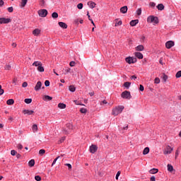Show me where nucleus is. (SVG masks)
I'll list each match as a JSON object with an SVG mask.
<instances>
[{
	"label": "nucleus",
	"instance_id": "1",
	"mask_svg": "<svg viewBox=\"0 0 181 181\" xmlns=\"http://www.w3.org/2000/svg\"><path fill=\"white\" fill-rule=\"evenodd\" d=\"M147 22L148 23H159V18L157 16H150L147 18Z\"/></svg>",
	"mask_w": 181,
	"mask_h": 181
},
{
	"label": "nucleus",
	"instance_id": "2",
	"mask_svg": "<svg viewBox=\"0 0 181 181\" xmlns=\"http://www.w3.org/2000/svg\"><path fill=\"white\" fill-rule=\"evenodd\" d=\"M122 98H124L125 100H131L132 98V95H131V92L128 90H124L121 93Z\"/></svg>",
	"mask_w": 181,
	"mask_h": 181
},
{
	"label": "nucleus",
	"instance_id": "3",
	"mask_svg": "<svg viewBox=\"0 0 181 181\" xmlns=\"http://www.w3.org/2000/svg\"><path fill=\"white\" fill-rule=\"evenodd\" d=\"M47 13L48 12L46 9H41L38 11V15L41 18H46V16H47Z\"/></svg>",
	"mask_w": 181,
	"mask_h": 181
},
{
	"label": "nucleus",
	"instance_id": "4",
	"mask_svg": "<svg viewBox=\"0 0 181 181\" xmlns=\"http://www.w3.org/2000/svg\"><path fill=\"white\" fill-rule=\"evenodd\" d=\"M11 22H12V20L11 18H0V25H2L3 23H11Z\"/></svg>",
	"mask_w": 181,
	"mask_h": 181
},
{
	"label": "nucleus",
	"instance_id": "5",
	"mask_svg": "<svg viewBox=\"0 0 181 181\" xmlns=\"http://www.w3.org/2000/svg\"><path fill=\"white\" fill-rule=\"evenodd\" d=\"M98 150V147L95 144H92L89 148L90 153H95V152H97Z\"/></svg>",
	"mask_w": 181,
	"mask_h": 181
},
{
	"label": "nucleus",
	"instance_id": "6",
	"mask_svg": "<svg viewBox=\"0 0 181 181\" xmlns=\"http://www.w3.org/2000/svg\"><path fill=\"white\" fill-rule=\"evenodd\" d=\"M173 46H175V42H173V40L168 41L165 43V47L167 49H171V47H173Z\"/></svg>",
	"mask_w": 181,
	"mask_h": 181
},
{
	"label": "nucleus",
	"instance_id": "7",
	"mask_svg": "<svg viewBox=\"0 0 181 181\" xmlns=\"http://www.w3.org/2000/svg\"><path fill=\"white\" fill-rule=\"evenodd\" d=\"M173 151V148H171L170 146H167L164 151V155H168L169 153H172Z\"/></svg>",
	"mask_w": 181,
	"mask_h": 181
},
{
	"label": "nucleus",
	"instance_id": "8",
	"mask_svg": "<svg viewBox=\"0 0 181 181\" xmlns=\"http://www.w3.org/2000/svg\"><path fill=\"white\" fill-rule=\"evenodd\" d=\"M23 114H24V115H33V114H35V111L33 110H23Z\"/></svg>",
	"mask_w": 181,
	"mask_h": 181
},
{
	"label": "nucleus",
	"instance_id": "9",
	"mask_svg": "<svg viewBox=\"0 0 181 181\" xmlns=\"http://www.w3.org/2000/svg\"><path fill=\"white\" fill-rule=\"evenodd\" d=\"M40 88H42V81H39L37 84L35 85L34 90L35 91H39V90H40Z\"/></svg>",
	"mask_w": 181,
	"mask_h": 181
},
{
	"label": "nucleus",
	"instance_id": "10",
	"mask_svg": "<svg viewBox=\"0 0 181 181\" xmlns=\"http://www.w3.org/2000/svg\"><path fill=\"white\" fill-rule=\"evenodd\" d=\"M135 49L136 52H144L145 50V47L142 45H138Z\"/></svg>",
	"mask_w": 181,
	"mask_h": 181
},
{
	"label": "nucleus",
	"instance_id": "11",
	"mask_svg": "<svg viewBox=\"0 0 181 181\" xmlns=\"http://www.w3.org/2000/svg\"><path fill=\"white\" fill-rule=\"evenodd\" d=\"M134 56L137 57V59H144V54L139 52H136L134 53Z\"/></svg>",
	"mask_w": 181,
	"mask_h": 181
},
{
	"label": "nucleus",
	"instance_id": "12",
	"mask_svg": "<svg viewBox=\"0 0 181 181\" xmlns=\"http://www.w3.org/2000/svg\"><path fill=\"white\" fill-rule=\"evenodd\" d=\"M120 12L122 13H127V12H128V6H124L123 7L120 8Z\"/></svg>",
	"mask_w": 181,
	"mask_h": 181
},
{
	"label": "nucleus",
	"instance_id": "13",
	"mask_svg": "<svg viewBox=\"0 0 181 181\" xmlns=\"http://www.w3.org/2000/svg\"><path fill=\"white\" fill-rule=\"evenodd\" d=\"M138 23H139V20H138V19L132 20V21H130L131 26H136V25H138Z\"/></svg>",
	"mask_w": 181,
	"mask_h": 181
},
{
	"label": "nucleus",
	"instance_id": "14",
	"mask_svg": "<svg viewBox=\"0 0 181 181\" xmlns=\"http://www.w3.org/2000/svg\"><path fill=\"white\" fill-rule=\"evenodd\" d=\"M148 172L150 175H155L159 172V170L158 168H152Z\"/></svg>",
	"mask_w": 181,
	"mask_h": 181
},
{
	"label": "nucleus",
	"instance_id": "15",
	"mask_svg": "<svg viewBox=\"0 0 181 181\" xmlns=\"http://www.w3.org/2000/svg\"><path fill=\"white\" fill-rule=\"evenodd\" d=\"M58 25L60 28H62V29H67V24H66V23L59 22Z\"/></svg>",
	"mask_w": 181,
	"mask_h": 181
},
{
	"label": "nucleus",
	"instance_id": "16",
	"mask_svg": "<svg viewBox=\"0 0 181 181\" xmlns=\"http://www.w3.org/2000/svg\"><path fill=\"white\" fill-rule=\"evenodd\" d=\"M42 100H44V101H52L53 100V98L47 95H44Z\"/></svg>",
	"mask_w": 181,
	"mask_h": 181
},
{
	"label": "nucleus",
	"instance_id": "17",
	"mask_svg": "<svg viewBox=\"0 0 181 181\" xmlns=\"http://www.w3.org/2000/svg\"><path fill=\"white\" fill-rule=\"evenodd\" d=\"M33 35L34 36H39L40 35V30L39 28H36L33 31Z\"/></svg>",
	"mask_w": 181,
	"mask_h": 181
},
{
	"label": "nucleus",
	"instance_id": "18",
	"mask_svg": "<svg viewBox=\"0 0 181 181\" xmlns=\"http://www.w3.org/2000/svg\"><path fill=\"white\" fill-rule=\"evenodd\" d=\"M116 108L117 109V112H119V114H121V112L124 111V108L125 107L122 105H119V106H117Z\"/></svg>",
	"mask_w": 181,
	"mask_h": 181
},
{
	"label": "nucleus",
	"instance_id": "19",
	"mask_svg": "<svg viewBox=\"0 0 181 181\" xmlns=\"http://www.w3.org/2000/svg\"><path fill=\"white\" fill-rule=\"evenodd\" d=\"M156 8L158 9V11H163V9H165V6L163 4H159Z\"/></svg>",
	"mask_w": 181,
	"mask_h": 181
},
{
	"label": "nucleus",
	"instance_id": "20",
	"mask_svg": "<svg viewBox=\"0 0 181 181\" xmlns=\"http://www.w3.org/2000/svg\"><path fill=\"white\" fill-rule=\"evenodd\" d=\"M118 114H119L118 112V109L117 107L114 108L112 112V115H115V117H117Z\"/></svg>",
	"mask_w": 181,
	"mask_h": 181
},
{
	"label": "nucleus",
	"instance_id": "21",
	"mask_svg": "<svg viewBox=\"0 0 181 181\" xmlns=\"http://www.w3.org/2000/svg\"><path fill=\"white\" fill-rule=\"evenodd\" d=\"M37 71H40V73H43V71H45V68L43 67L42 64L39 66H37Z\"/></svg>",
	"mask_w": 181,
	"mask_h": 181
},
{
	"label": "nucleus",
	"instance_id": "22",
	"mask_svg": "<svg viewBox=\"0 0 181 181\" xmlns=\"http://www.w3.org/2000/svg\"><path fill=\"white\" fill-rule=\"evenodd\" d=\"M6 104L7 105H13V104H15V100L13 99H8L6 101Z\"/></svg>",
	"mask_w": 181,
	"mask_h": 181
},
{
	"label": "nucleus",
	"instance_id": "23",
	"mask_svg": "<svg viewBox=\"0 0 181 181\" xmlns=\"http://www.w3.org/2000/svg\"><path fill=\"white\" fill-rule=\"evenodd\" d=\"M123 86L127 90H129V87H131V82H124Z\"/></svg>",
	"mask_w": 181,
	"mask_h": 181
},
{
	"label": "nucleus",
	"instance_id": "24",
	"mask_svg": "<svg viewBox=\"0 0 181 181\" xmlns=\"http://www.w3.org/2000/svg\"><path fill=\"white\" fill-rule=\"evenodd\" d=\"M66 105L64 103H60L58 104V108H60L61 110H64V108H66Z\"/></svg>",
	"mask_w": 181,
	"mask_h": 181
},
{
	"label": "nucleus",
	"instance_id": "25",
	"mask_svg": "<svg viewBox=\"0 0 181 181\" xmlns=\"http://www.w3.org/2000/svg\"><path fill=\"white\" fill-rule=\"evenodd\" d=\"M28 166H30V168H33V166H35V160L32 159L28 162Z\"/></svg>",
	"mask_w": 181,
	"mask_h": 181
},
{
	"label": "nucleus",
	"instance_id": "26",
	"mask_svg": "<svg viewBox=\"0 0 181 181\" xmlns=\"http://www.w3.org/2000/svg\"><path fill=\"white\" fill-rule=\"evenodd\" d=\"M125 60L128 63V64H132V57H126Z\"/></svg>",
	"mask_w": 181,
	"mask_h": 181
},
{
	"label": "nucleus",
	"instance_id": "27",
	"mask_svg": "<svg viewBox=\"0 0 181 181\" xmlns=\"http://www.w3.org/2000/svg\"><path fill=\"white\" fill-rule=\"evenodd\" d=\"M149 147H146L143 151V155H148L149 153Z\"/></svg>",
	"mask_w": 181,
	"mask_h": 181
},
{
	"label": "nucleus",
	"instance_id": "28",
	"mask_svg": "<svg viewBox=\"0 0 181 181\" xmlns=\"http://www.w3.org/2000/svg\"><path fill=\"white\" fill-rule=\"evenodd\" d=\"M69 90L71 91V93H74V91H76V87L73 85H71L69 87Z\"/></svg>",
	"mask_w": 181,
	"mask_h": 181
},
{
	"label": "nucleus",
	"instance_id": "29",
	"mask_svg": "<svg viewBox=\"0 0 181 181\" xmlns=\"http://www.w3.org/2000/svg\"><path fill=\"white\" fill-rule=\"evenodd\" d=\"M52 18L53 19H57V18H59V13H57V12H53L52 13Z\"/></svg>",
	"mask_w": 181,
	"mask_h": 181
},
{
	"label": "nucleus",
	"instance_id": "30",
	"mask_svg": "<svg viewBox=\"0 0 181 181\" xmlns=\"http://www.w3.org/2000/svg\"><path fill=\"white\" fill-rule=\"evenodd\" d=\"M164 81V83H166V81H168V75H166L165 73H163V77H161Z\"/></svg>",
	"mask_w": 181,
	"mask_h": 181
},
{
	"label": "nucleus",
	"instance_id": "31",
	"mask_svg": "<svg viewBox=\"0 0 181 181\" xmlns=\"http://www.w3.org/2000/svg\"><path fill=\"white\" fill-rule=\"evenodd\" d=\"M168 172H173V165L168 164L167 165Z\"/></svg>",
	"mask_w": 181,
	"mask_h": 181
},
{
	"label": "nucleus",
	"instance_id": "32",
	"mask_svg": "<svg viewBox=\"0 0 181 181\" xmlns=\"http://www.w3.org/2000/svg\"><path fill=\"white\" fill-rule=\"evenodd\" d=\"M41 64H42V62H37V61H35L33 63V66H35V67H38Z\"/></svg>",
	"mask_w": 181,
	"mask_h": 181
},
{
	"label": "nucleus",
	"instance_id": "33",
	"mask_svg": "<svg viewBox=\"0 0 181 181\" xmlns=\"http://www.w3.org/2000/svg\"><path fill=\"white\" fill-rule=\"evenodd\" d=\"M28 4V0H22L21 1V8H25Z\"/></svg>",
	"mask_w": 181,
	"mask_h": 181
},
{
	"label": "nucleus",
	"instance_id": "34",
	"mask_svg": "<svg viewBox=\"0 0 181 181\" xmlns=\"http://www.w3.org/2000/svg\"><path fill=\"white\" fill-rule=\"evenodd\" d=\"M88 5H89V6L93 9L95 8L96 4L94 2H88Z\"/></svg>",
	"mask_w": 181,
	"mask_h": 181
},
{
	"label": "nucleus",
	"instance_id": "35",
	"mask_svg": "<svg viewBox=\"0 0 181 181\" xmlns=\"http://www.w3.org/2000/svg\"><path fill=\"white\" fill-rule=\"evenodd\" d=\"M24 103H25V104H30L32 103V98H25Z\"/></svg>",
	"mask_w": 181,
	"mask_h": 181
},
{
	"label": "nucleus",
	"instance_id": "36",
	"mask_svg": "<svg viewBox=\"0 0 181 181\" xmlns=\"http://www.w3.org/2000/svg\"><path fill=\"white\" fill-rule=\"evenodd\" d=\"M32 129H33V132H37V124H33V127H32Z\"/></svg>",
	"mask_w": 181,
	"mask_h": 181
},
{
	"label": "nucleus",
	"instance_id": "37",
	"mask_svg": "<svg viewBox=\"0 0 181 181\" xmlns=\"http://www.w3.org/2000/svg\"><path fill=\"white\" fill-rule=\"evenodd\" d=\"M175 77H176V78H180V77H181V71H179L176 73Z\"/></svg>",
	"mask_w": 181,
	"mask_h": 181
},
{
	"label": "nucleus",
	"instance_id": "38",
	"mask_svg": "<svg viewBox=\"0 0 181 181\" xmlns=\"http://www.w3.org/2000/svg\"><path fill=\"white\" fill-rule=\"evenodd\" d=\"M142 13V9L141 8H138L136 10V15H138V16H140V15H141Z\"/></svg>",
	"mask_w": 181,
	"mask_h": 181
},
{
	"label": "nucleus",
	"instance_id": "39",
	"mask_svg": "<svg viewBox=\"0 0 181 181\" xmlns=\"http://www.w3.org/2000/svg\"><path fill=\"white\" fill-rule=\"evenodd\" d=\"M80 112H81V114H86V113H87V109H86V108H81L80 109Z\"/></svg>",
	"mask_w": 181,
	"mask_h": 181
},
{
	"label": "nucleus",
	"instance_id": "40",
	"mask_svg": "<svg viewBox=\"0 0 181 181\" xmlns=\"http://www.w3.org/2000/svg\"><path fill=\"white\" fill-rule=\"evenodd\" d=\"M66 128L68 129H73V124H71L70 123L66 124Z\"/></svg>",
	"mask_w": 181,
	"mask_h": 181
},
{
	"label": "nucleus",
	"instance_id": "41",
	"mask_svg": "<svg viewBox=\"0 0 181 181\" xmlns=\"http://www.w3.org/2000/svg\"><path fill=\"white\" fill-rule=\"evenodd\" d=\"M45 87H49L50 86V81L49 80H46L45 81Z\"/></svg>",
	"mask_w": 181,
	"mask_h": 181
},
{
	"label": "nucleus",
	"instance_id": "42",
	"mask_svg": "<svg viewBox=\"0 0 181 181\" xmlns=\"http://www.w3.org/2000/svg\"><path fill=\"white\" fill-rule=\"evenodd\" d=\"M45 153H46V151L45 149H40L39 151V155H45Z\"/></svg>",
	"mask_w": 181,
	"mask_h": 181
},
{
	"label": "nucleus",
	"instance_id": "43",
	"mask_svg": "<svg viewBox=\"0 0 181 181\" xmlns=\"http://www.w3.org/2000/svg\"><path fill=\"white\" fill-rule=\"evenodd\" d=\"M64 141H66V137L63 136L59 141H58V144H62Z\"/></svg>",
	"mask_w": 181,
	"mask_h": 181
},
{
	"label": "nucleus",
	"instance_id": "44",
	"mask_svg": "<svg viewBox=\"0 0 181 181\" xmlns=\"http://www.w3.org/2000/svg\"><path fill=\"white\" fill-rule=\"evenodd\" d=\"M155 84H159L160 83V79L159 78H156L154 80Z\"/></svg>",
	"mask_w": 181,
	"mask_h": 181
},
{
	"label": "nucleus",
	"instance_id": "45",
	"mask_svg": "<svg viewBox=\"0 0 181 181\" xmlns=\"http://www.w3.org/2000/svg\"><path fill=\"white\" fill-rule=\"evenodd\" d=\"M35 180H37V181H40V180H42V177H41L40 175H35Z\"/></svg>",
	"mask_w": 181,
	"mask_h": 181
},
{
	"label": "nucleus",
	"instance_id": "46",
	"mask_svg": "<svg viewBox=\"0 0 181 181\" xmlns=\"http://www.w3.org/2000/svg\"><path fill=\"white\" fill-rule=\"evenodd\" d=\"M18 153V152L15 150H11V155H12V156H15V155H16Z\"/></svg>",
	"mask_w": 181,
	"mask_h": 181
},
{
	"label": "nucleus",
	"instance_id": "47",
	"mask_svg": "<svg viewBox=\"0 0 181 181\" xmlns=\"http://www.w3.org/2000/svg\"><path fill=\"white\" fill-rule=\"evenodd\" d=\"M69 66H70L71 67H74V66H76V62L71 61V62L69 63Z\"/></svg>",
	"mask_w": 181,
	"mask_h": 181
},
{
	"label": "nucleus",
	"instance_id": "48",
	"mask_svg": "<svg viewBox=\"0 0 181 181\" xmlns=\"http://www.w3.org/2000/svg\"><path fill=\"white\" fill-rule=\"evenodd\" d=\"M59 158H60V156H57L54 160H53V163L52 164V166H54V165L56 164V162H57V160L59 159Z\"/></svg>",
	"mask_w": 181,
	"mask_h": 181
},
{
	"label": "nucleus",
	"instance_id": "49",
	"mask_svg": "<svg viewBox=\"0 0 181 181\" xmlns=\"http://www.w3.org/2000/svg\"><path fill=\"white\" fill-rule=\"evenodd\" d=\"M13 84H14V86H16V84H18V78H14L13 79Z\"/></svg>",
	"mask_w": 181,
	"mask_h": 181
},
{
	"label": "nucleus",
	"instance_id": "50",
	"mask_svg": "<svg viewBox=\"0 0 181 181\" xmlns=\"http://www.w3.org/2000/svg\"><path fill=\"white\" fill-rule=\"evenodd\" d=\"M122 25V21H119L118 23H116L115 26H121Z\"/></svg>",
	"mask_w": 181,
	"mask_h": 181
},
{
	"label": "nucleus",
	"instance_id": "51",
	"mask_svg": "<svg viewBox=\"0 0 181 181\" xmlns=\"http://www.w3.org/2000/svg\"><path fill=\"white\" fill-rule=\"evenodd\" d=\"M77 8H78V9H83V4L82 3H79L77 5Z\"/></svg>",
	"mask_w": 181,
	"mask_h": 181
},
{
	"label": "nucleus",
	"instance_id": "52",
	"mask_svg": "<svg viewBox=\"0 0 181 181\" xmlns=\"http://www.w3.org/2000/svg\"><path fill=\"white\" fill-rule=\"evenodd\" d=\"M4 93H5V90H4V89H2V86L0 85V95H2V94H4Z\"/></svg>",
	"mask_w": 181,
	"mask_h": 181
},
{
	"label": "nucleus",
	"instance_id": "53",
	"mask_svg": "<svg viewBox=\"0 0 181 181\" xmlns=\"http://www.w3.org/2000/svg\"><path fill=\"white\" fill-rule=\"evenodd\" d=\"M65 166L68 167L69 170H71V164L70 163H66Z\"/></svg>",
	"mask_w": 181,
	"mask_h": 181
},
{
	"label": "nucleus",
	"instance_id": "54",
	"mask_svg": "<svg viewBox=\"0 0 181 181\" xmlns=\"http://www.w3.org/2000/svg\"><path fill=\"white\" fill-rule=\"evenodd\" d=\"M11 66L9 64H6L5 66V70H11Z\"/></svg>",
	"mask_w": 181,
	"mask_h": 181
},
{
	"label": "nucleus",
	"instance_id": "55",
	"mask_svg": "<svg viewBox=\"0 0 181 181\" xmlns=\"http://www.w3.org/2000/svg\"><path fill=\"white\" fill-rule=\"evenodd\" d=\"M7 11H8V12H10V13H12V12H13V7H8V8H7Z\"/></svg>",
	"mask_w": 181,
	"mask_h": 181
},
{
	"label": "nucleus",
	"instance_id": "56",
	"mask_svg": "<svg viewBox=\"0 0 181 181\" xmlns=\"http://www.w3.org/2000/svg\"><path fill=\"white\" fill-rule=\"evenodd\" d=\"M177 156H179V149H177L175 151V159H177Z\"/></svg>",
	"mask_w": 181,
	"mask_h": 181
},
{
	"label": "nucleus",
	"instance_id": "57",
	"mask_svg": "<svg viewBox=\"0 0 181 181\" xmlns=\"http://www.w3.org/2000/svg\"><path fill=\"white\" fill-rule=\"evenodd\" d=\"M120 175H121V171H118L116 174V180H118V177H119Z\"/></svg>",
	"mask_w": 181,
	"mask_h": 181
},
{
	"label": "nucleus",
	"instance_id": "58",
	"mask_svg": "<svg viewBox=\"0 0 181 181\" xmlns=\"http://www.w3.org/2000/svg\"><path fill=\"white\" fill-rule=\"evenodd\" d=\"M145 88L142 85H139V91H144Z\"/></svg>",
	"mask_w": 181,
	"mask_h": 181
},
{
	"label": "nucleus",
	"instance_id": "59",
	"mask_svg": "<svg viewBox=\"0 0 181 181\" xmlns=\"http://www.w3.org/2000/svg\"><path fill=\"white\" fill-rule=\"evenodd\" d=\"M79 21H80V19H78V18L75 19L74 21V24H75V25H78Z\"/></svg>",
	"mask_w": 181,
	"mask_h": 181
},
{
	"label": "nucleus",
	"instance_id": "60",
	"mask_svg": "<svg viewBox=\"0 0 181 181\" xmlns=\"http://www.w3.org/2000/svg\"><path fill=\"white\" fill-rule=\"evenodd\" d=\"M22 87L23 88L28 87V82H23L22 84Z\"/></svg>",
	"mask_w": 181,
	"mask_h": 181
},
{
	"label": "nucleus",
	"instance_id": "61",
	"mask_svg": "<svg viewBox=\"0 0 181 181\" xmlns=\"http://www.w3.org/2000/svg\"><path fill=\"white\" fill-rule=\"evenodd\" d=\"M134 63H136V58H132V64H134Z\"/></svg>",
	"mask_w": 181,
	"mask_h": 181
},
{
	"label": "nucleus",
	"instance_id": "62",
	"mask_svg": "<svg viewBox=\"0 0 181 181\" xmlns=\"http://www.w3.org/2000/svg\"><path fill=\"white\" fill-rule=\"evenodd\" d=\"M4 4H5V2H4V0H0V7L4 6Z\"/></svg>",
	"mask_w": 181,
	"mask_h": 181
},
{
	"label": "nucleus",
	"instance_id": "63",
	"mask_svg": "<svg viewBox=\"0 0 181 181\" xmlns=\"http://www.w3.org/2000/svg\"><path fill=\"white\" fill-rule=\"evenodd\" d=\"M150 181H156V178L155 177V176H152L151 177H150Z\"/></svg>",
	"mask_w": 181,
	"mask_h": 181
},
{
	"label": "nucleus",
	"instance_id": "64",
	"mask_svg": "<svg viewBox=\"0 0 181 181\" xmlns=\"http://www.w3.org/2000/svg\"><path fill=\"white\" fill-rule=\"evenodd\" d=\"M18 149H23V146H22V144H19L18 145Z\"/></svg>",
	"mask_w": 181,
	"mask_h": 181
}]
</instances>
